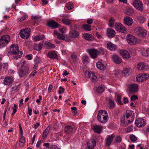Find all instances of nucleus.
<instances>
[{
	"instance_id": "f257e3e1",
	"label": "nucleus",
	"mask_w": 149,
	"mask_h": 149,
	"mask_svg": "<svg viewBox=\"0 0 149 149\" xmlns=\"http://www.w3.org/2000/svg\"><path fill=\"white\" fill-rule=\"evenodd\" d=\"M26 61L24 60L20 61L17 64V67L20 68L18 71V74L20 77H25L30 72L29 66L26 65Z\"/></svg>"
},
{
	"instance_id": "f03ea898",
	"label": "nucleus",
	"mask_w": 149,
	"mask_h": 149,
	"mask_svg": "<svg viewBox=\"0 0 149 149\" xmlns=\"http://www.w3.org/2000/svg\"><path fill=\"white\" fill-rule=\"evenodd\" d=\"M19 47L17 45H12L10 47V54L15 55L14 58L17 59L20 58L22 55V52L19 49Z\"/></svg>"
},
{
	"instance_id": "7ed1b4c3",
	"label": "nucleus",
	"mask_w": 149,
	"mask_h": 149,
	"mask_svg": "<svg viewBox=\"0 0 149 149\" xmlns=\"http://www.w3.org/2000/svg\"><path fill=\"white\" fill-rule=\"evenodd\" d=\"M97 118L98 121L100 123H105L109 119L107 112L104 110L99 111Z\"/></svg>"
},
{
	"instance_id": "20e7f679",
	"label": "nucleus",
	"mask_w": 149,
	"mask_h": 149,
	"mask_svg": "<svg viewBox=\"0 0 149 149\" xmlns=\"http://www.w3.org/2000/svg\"><path fill=\"white\" fill-rule=\"evenodd\" d=\"M10 41V36L7 35L2 36L0 39V48L6 45Z\"/></svg>"
},
{
	"instance_id": "39448f33",
	"label": "nucleus",
	"mask_w": 149,
	"mask_h": 149,
	"mask_svg": "<svg viewBox=\"0 0 149 149\" xmlns=\"http://www.w3.org/2000/svg\"><path fill=\"white\" fill-rule=\"evenodd\" d=\"M31 30L30 28H26L25 29H22L19 33L21 37L24 39L29 38Z\"/></svg>"
},
{
	"instance_id": "423d86ee",
	"label": "nucleus",
	"mask_w": 149,
	"mask_h": 149,
	"mask_svg": "<svg viewBox=\"0 0 149 149\" xmlns=\"http://www.w3.org/2000/svg\"><path fill=\"white\" fill-rule=\"evenodd\" d=\"M127 40V42L132 45L136 44L138 42L136 38L134 36L129 34L126 37Z\"/></svg>"
},
{
	"instance_id": "0eeeda50",
	"label": "nucleus",
	"mask_w": 149,
	"mask_h": 149,
	"mask_svg": "<svg viewBox=\"0 0 149 149\" xmlns=\"http://www.w3.org/2000/svg\"><path fill=\"white\" fill-rule=\"evenodd\" d=\"M136 33L138 36L142 38L145 37L147 34V31L142 27L138 28Z\"/></svg>"
},
{
	"instance_id": "6e6552de",
	"label": "nucleus",
	"mask_w": 149,
	"mask_h": 149,
	"mask_svg": "<svg viewBox=\"0 0 149 149\" xmlns=\"http://www.w3.org/2000/svg\"><path fill=\"white\" fill-rule=\"evenodd\" d=\"M127 118H129V121H133L135 117V114L134 112L132 111L128 110L125 113L124 115Z\"/></svg>"
},
{
	"instance_id": "1a4fd4ad",
	"label": "nucleus",
	"mask_w": 149,
	"mask_h": 149,
	"mask_svg": "<svg viewBox=\"0 0 149 149\" xmlns=\"http://www.w3.org/2000/svg\"><path fill=\"white\" fill-rule=\"evenodd\" d=\"M133 6L137 9L142 11L143 10V5L142 2L139 0H135L133 2Z\"/></svg>"
},
{
	"instance_id": "9d476101",
	"label": "nucleus",
	"mask_w": 149,
	"mask_h": 149,
	"mask_svg": "<svg viewBox=\"0 0 149 149\" xmlns=\"http://www.w3.org/2000/svg\"><path fill=\"white\" fill-rule=\"evenodd\" d=\"M115 28L116 30L118 31L123 33L126 32V29L119 23H116L115 24Z\"/></svg>"
},
{
	"instance_id": "9b49d317",
	"label": "nucleus",
	"mask_w": 149,
	"mask_h": 149,
	"mask_svg": "<svg viewBox=\"0 0 149 149\" xmlns=\"http://www.w3.org/2000/svg\"><path fill=\"white\" fill-rule=\"evenodd\" d=\"M138 90V86L137 84H130L128 87V91L129 93H135Z\"/></svg>"
},
{
	"instance_id": "f8f14e48",
	"label": "nucleus",
	"mask_w": 149,
	"mask_h": 149,
	"mask_svg": "<svg viewBox=\"0 0 149 149\" xmlns=\"http://www.w3.org/2000/svg\"><path fill=\"white\" fill-rule=\"evenodd\" d=\"M87 149H94L96 146L95 141L93 139H91L87 142Z\"/></svg>"
},
{
	"instance_id": "ddd939ff",
	"label": "nucleus",
	"mask_w": 149,
	"mask_h": 149,
	"mask_svg": "<svg viewBox=\"0 0 149 149\" xmlns=\"http://www.w3.org/2000/svg\"><path fill=\"white\" fill-rule=\"evenodd\" d=\"M87 52L92 58L94 59L97 57L98 54V51L97 49H90L88 50Z\"/></svg>"
},
{
	"instance_id": "4468645a",
	"label": "nucleus",
	"mask_w": 149,
	"mask_h": 149,
	"mask_svg": "<svg viewBox=\"0 0 149 149\" xmlns=\"http://www.w3.org/2000/svg\"><path fill=\"white\" fill-rule=\"evenodd\" d=\"M136 126L139 127H144L146 125L144 119L142 118H138L136 120L135 122Z\"/></svg>"
},
{
	"instance_id": "2eb2a0df",
	"label": "nucleus",
	"mask_w": 149,
	"mask_h": 149,
	"mask_svg": "<svg viewBox=\"0 0 149 149\" xmlns=\"http://www.w3.org/2000/svg\"><path fill=\"white\" fill-rule=\"evenodd\" d=\"M79 35L78 32L75 30H72L69 33V36L67 38L68 41L70 40L71 38H77Z\"/></svg>"
},
{
	"instance_id": "dca6fc26",
	"label": "nucleus",
	"mask_w": 149,
	"mask_h": 149,
	"mask_svg": "<svg viewBox=\"0 0 149 149\" xmlns=\"http://www.w3.org/2000/svg\"><path fill=\"white\" fill-rule=\"evenodd\" d=\"M75 131V129L71 126H66L64 127L65 132L67 134H70L74 132Z\"/></svg>"
},
{
	"instance_id": "f3484780",
	"label": "nucleus",
	"mask_w": 149,
	"mask_h": 149,
	"mask_svg": "<svg viewBox=\"0 0 149 149\" xmlns=\"http://www.w3.org/2000/svg\"><path fill=\"white\" fill-rule=\"evenodd\" d=\"M115 136L114 134L108 135L107 138L105 139L106 145L107 146H109L112 141L113 138Z\"/></svg>"
},
{
	"instance_id": "a211bd4d",
	"label": "nucleus",
	"mask_w": 149,
	"mask_h": 149,
	"mask_svg": "<svg viewBox=\"0 0 149 149\" xmlns=\"http://www.w3.org/2000/svg\"><path fill=\"white\" fill-rule=\"evenodd\" d=\"M147 77L143 74H139L136 78V80L137 82H143L147 79Z\"/></svg>"
},
{
	"instance_id": "6ab92c4d",
	"label": "nucleus",
	"mask_w": 149,
	"mask_h": 149,
	"mask_svg": "<svg viewBox=\"0 0 149 149\" xmlns=\"http://www.w3.org/2000/svg\"><path fill=\"white\" fill-rule=\"evenodd\" d=\"M59 25L60 24L54 20L49 21L47 22V26L52 28H57Z\"/></svg>"
},
{
	"instance_id": "aec40b11",
	"label": "nucleus",
	"mask_w": 149,
	"mask_h": 149,
	"mask_svg": "<svg viewBox=\"0 0 149 149\" xmlns=\"http://www.w3.org/2000/svg\"><path fill=\"white\" fill-rule=\"evenodd\" d=\"M119 53L123 58L126 59H128L131 57L130 53L127 50H120Z\"/></svg>"
},
{
	"instance_id": "412c9836",
	"label": "nucleus",
	"mask_w": 149,
	"mask_h": 149,
	"mask_svg": "<svg viewBox=\"0 0 149 149\" xmlns=\"http://www.w3.org/2000/svg\"><path fill=\"white\" fill-rule=\"evenodd\" d=\"M129 118H127V117L125 116V115H124L120 119L121 123L124 125L125 126H127L131 123L133 121H129Z\"/></svg>"
},
{
	"instance_id": "4be33fe9",
	"label": "nucleus",
	"mask_w": 149,
	"mask_h": 149,
	"mask_svg": "<svg viewBox=\"0 0 149 149\" xmlns=\"http://www.w3.org/2000/svg\"><path fill=\"white\" fill-rule=\"evenodd\" d=\"M54 36H56L57 38L59 40H65L66 41H67V39H65L66 38H67V36H65V35L63 34H60L57 32L56 31H54Z\"/></svg>"
},
{
	"instance_id": "5701e85b",
	"label": "nucleus",
	"mask_w": 149,
	"mask_h": 149,
	"mask_svg": "<svg viewBox=\"0 0 149 149\" xmlns=\"http://www.w3.org/2000/svg\"><path fill=\"white\" fill-rule=\"evenodd\" d=\"M107 35L109 38H112L115 36L116 33L113 29L108 28L107 30Z\"/></svg>"
},
{
	"instance_id": "b1692460",
	"label": "nucleus",
	"mask_w": 149,
	"mask_h": 149,
	"mask_svg": "<svg viewBox=\"0 0 149 149\" xmlns=\"http://www.w3.org/2000/svg\"><path fill=\"white\" fill-rule=\"evenodd\" d=\"M13 81V79L11 77H5L4 79V84L6 85H9Z\"/></svg>"
},
{
	"instance_id": "393cba45",
	"label": "nucleus",
	"mask_w": 149,
	"mask_h": 149,
	"mask_svg": "<svg viewBox=\"0 0 149 149\" xmlns=\"http://www.w3.org/2000/svg\"><path fill=\"white\" fill-rule=\"evenodd\" d=\"M112 58L114 62L116 64H119L122 62L121 58L117 55H113Z\"/></svg>"
},
{
	"instance_id": "a878e982",
	"label": "nucleus",
	"mask_w": 149,
	"mask_h": 149,
	"mask_svg": "<svg viewBox=\"0 0 149 149\" xmlns=\"http://www.w3.org/2000/svg\"><path fill=\"white\" fill-rule=\"evenodd\" d=\"M102 128V126L95 125L93 126V130L95 132L100 134L101 133Z\"/></svg>"
},
{
	"instance_id": "bb28decb",
	"label": "nucleus",
	"mask_w": 149,
	"mask_h": 149,
	"mask_svg": "<svg viewBox=\"0 0 149 149\" xmlns=\"http://www.w3.org/2000/svg\"><path fill=\"white\" fill-rule=\"evenodd\" d=\"M132 19L130 17H125L124 19V23L128 26L131 25L132 24Z\"/></svg>"
},
{
	"instance_id": "cd10ccee",
	"label": "nucleus",
	"mask_w": 149,
	"mask_h": 149,
	"mask_svg": "<svg viewBox=\"0 0 149 149\" xmlns=\"http://www.w3.org/2000/svg\"><path fill=\"white\" fill-rule=\"evenodd\" d=\"M107 47L109 49L112 51L116 50L117 49V47L116 45L110 42L107 43Z\"/></svg>"
},
{
	"instance_id": "c85d7f7f",
	"label": "nucleus",
	"mask_w": 149,
	"mask_h": 149,
	"mask_svg": "<svg viewBox=\"0 0 149 149\" xmlns=\"http://www.w3.org/2000/svg\"><path fill=\"white\" fill-rule=\"evenodd\" d=\"M107 104L110 109H114L115 106L114 102L111 98L109 99V102L107 103Z\"/></svg>"
},
{
	"instance_id": "c756f323",
	"label": "nucleus",
	"mask_w": 149,
	"mask_h": 149,
	"mask_svg": "<svg viewBox=\"0 0 149 149\" xmlns=\"http://www.w3.org/2000/svg\"><path fill=\"white\" fill-rule=\"evenodd\" d=\"M48 56L52 59H56L58 57V56L54 51L50 52L48 54Z\"/></svg>"
},
{
	"instance_id": "7c9ffc66",
	"label": "nucleus",
	"mask_w": 149,
	"mask_h": 149,
	"mask_svg": "<svg viewBox=\"0 0 149 149\" xmlns=\"http://www.w3.org/2000/svg\"><path fill=\"white\" fill-rule=\"evenodd\" d=\"M83 37L86 40L88 41L93 40H94V37L88 33H85L83 35Z\"/></svg>"
},
{
	"instance_id": "2f4dec72",
	"label": "nucleus",
	"mask_w": 149,
	"mask_h": 149,
	"mask_svg": "<svg viewBox=\"0 0 149 149\" xmlns=\"http://www.w3.org/2000/svg\"><path fill=\"white\" fill-rule=\"evenodd\" d=\"M97 68L101 70H104L106 69L105 66L101 62H98L96 64Z\"/></svg>"
},
{
	"instance_id": "473e14b6",
	"label": "nucleus",
	"mask_w": 149,
	"mask_h": 149,
	"mask_svg": "<svg viewBox=\"0 0 149 149\" xmlns=\"http://www.w3.org/2000/svg\"><path fill=\"white\" fill-rule=\"evenodd\" d=\"M45 47L47 49H50L54 48L55 47V45L49 42H47L44 44Z\"/></svg>"
},
{
	"instance_id": "72a5a7b5",
	"label": "nucleus",
	"mask_w": 149,
	"mask_h": 149,
	"mask_svg": "<svg viewBox=\"0 0 149 149\" xmlns=\"http://www.w3.org/2000/svg\"><path fill=\"white\" fill-rule=\"evenodd\" d=\"M137 68L139 70H143L146 68V65L145 63L140 62L138 63L137 65Z\"/></svg>"
},
{
	"instance_id": "f704fd0d",
	"label": "nucleus",
	"mask_w": 149,
	"mask_h": 149,
	"mask_svg": "<svg viewBox=\"0 0 149 149\" xmlns=\"http://www.w3.org/2000/svg\"><path fill=\"white\" fill-rule=\"evenodd\" d=\"M105 87L104 85H101L99 86L97 88L96 91L98 93H100L104 92Z\"/></svg>"
},
{
	"instance_id": "c9c22d12",
	"label": "nucleus",
	"mask_w": 149,
	"mask_h": 149,
	"mask_svg": "<svg viewBox=\"0 0 149 149\" xmlns=\"http://www.w3.org/2000/svg\"><path fill=\"white\" fill-rule=\"evenodd\" d=\"M50 130V127L48 126L44 131L42 137V139H44L46 137L47 135L49 133V132Z\"/></svg>"
},
{
	"instance_id": "e433bc0d",
	"label": "nucleus",
	"mask_w": 149,
	"mask_h": 149,
	"mask_svg": "<svg viewBox=\"0 0 149 149\" xmlns=\"http://www.w3.org/2000/svg\"><path fill=\"white\" fill-rule=\"evenodd\" d=\"M62 22L64 24L68 25L71 24L72 20L69 19L65 18L63 19Z\"/></svg>"
},
{
	"instance_id": "4c0bfd02",
	"label": "nucleus",
	"mask_w": 149,
	"mask_h": 149,
	"mask_svg": "<svg viewBox=\"0 0 149 149\" xmlns=\"http://www.w3.org/2000/svg\"><path fill=\"white\" fill-rule=\"evenodd\" d=\"M89 77L93 82H95L96 81L97 77L95 75L94 73L91 72L89 74Z\"/></svg>"
},
{
	"instance_id": "58836bf2",
	"label": "nucleus",
	"mask_w": 149,
	"mask_h": 149,
	"mask_svg": "<svg viewBox=\"0 0 149 149\" xmlns=\"http://www.w3.org/2000/svg\"><path fill=\"white\" fill-rule=\"evenodd\" d=\"M45 36L44 35H40L35 37L33 39L35 41H37L39 40H42L44 39Z\"/></svg>"
},
{
	"instance_id": "ea45409f",
	"label": "nucleus",
	"mask_w": 149,
	"mask_h": 149,
	"mask_svg": "<svg viewBox=\"0 0 149 149\" xmlns=\"http://www.w3.org/2000/svg\"><path fill=\"white\" fill-rule=\"evenodd\" d=\"M134 11L133 10L129 8H127L125 11V14L129 15H132Z\"/></svg>"
},
{
	"instance_id": "a19ab883",
	"label": "nucleus",
	"mask_w": 149,
	"mask_h": 149,
	"mask_svg": "<svg viewBox=\"0 0 149 149\" xmlns=\"http://www.w3.org/2000/svg\"><path fill=\"white\" fill-rule=\"evenodd\" d=\"M115 22V19L113 17H111L109 20V26L110 27H112L114 25Z\"/></svg>"
},
{
	"instance_id": "79ce46f5",
	"label": "nucleus",
	"mask_w": 149,
	"mask_h": 149,
	"mask_svg": "<svg viewBox=\"0 0 149 149\" xmlns=\"http://www.w3.org/2000/svg\"><path fill=\"white\" fill-rule=\"evenodd\" d=\"M43 45V44L41 43L36 44L34 46V48L36 50L40 51L42 49Z\"/></svg>"
},
{
	"instance_id": "37998d69",
	"label": "nucleus",
	"mask_w": 149,
	"mask_h": 149,
	"mask_svg": "<svg viewBox=\"0 0 149 149\" xmlns=\"http://www.w3.org/2000/svg\"><path fill=\"white\" fill-rule=\"evenodd\" d=\"M25 138L24 136H22L19 140V144L20 146H24L25 143Z\"/></svg>"
},
{
	"instance_id": "c03bdc74",
	"label": "nucleus",
	"mask_w": 149,
	"mask_h": 149,
	"mask_svg": "<svg viewBox=\"0 0 149 149\" xmlns=\"http://www.w3.org/2000/svg\"><path fill=\"white\" fill-rule=\"evenodd\" d=\"M65 6L69 10L72 9L74 7L73 3L72 2L66 3Z\"/></svg>"
},
{
	"instance_id": "a18cd8bd",
	"label": "nucleus",
	"mask_w": 149,
	"mask_h": 149,
	"mask_svg": "<svg viewBox=\"0 0 149 149\" xmlns=\"http://www.w3.org/2000/svg\"><path fill=\"white\" fill-rule=\"evenodd\" d=\"M130 70L128 68H126L122 71V73L123 75L124 76H128L130 73Z\"/></svg>"
},
{
	"instance_id": "49530a36",
	"label": "nucleus",
	"mask_w": 149,
	"mask_h": 149,
	"mask_svg": "<svg viewBox=\"0 0 149 149\" xmlns=\"http://www.w3.org/2000/svg\"><path fill=\"white\" fill-rule=\"evenodd\" d=\"M28 18L27 16L26 15H24L21 18H19L17 19V21L19 22H22Z\"/></svg>"
},
{
	"instance_id": "de8ad7c7",
	"label": "nucleus",
	"mask_w": 149,
	"mask_h": 149,
	"mask_svg": "<svg viewBox=\"0 0 149 149\" xmlns=\"http://www.w3.org/2000/svg\"><path fill=\"white\" fill-rule=\"evenodd\" d=\"M83 27L86 31H90L91 30V26L88 24L83 25Z\"/></svg>"
},
{
	"instance_id": "09e8293b",
	"label": "nucleus",
	"mask_w": 149,
	"mask_h": 149,
	"mask_svg": "<svg viewBox=\"0 0 149 149\" xmlns=\"http://www.w3.org/2000/svg\"><path fill=\"white\" fill-rule=\"evenodd\" d=\"M137 19L139 22L141 23H143L145 20V18L142 16H139L138 17Z\"/></svg>"
},
{
	"instance_id": "8fccbe9b",
	"label": "nucleus",
	"mask_w": 149,
	"mask_h": 149,
	"mask_svg": "<svg viewBox=\"0 0 149 149\" xmlns=\"http://www.w3.org/2000/svg\"><path fill=\"white\" fill-rule=\"evenodd\" d=\"M142 54L145 56H149V49H147L145 51L142 52Z\"/></svg>"
},
{
	"instance_id": "3c124183",
	"label": "nucleus",
	"mask_w": 149,
	"mask_h": 149,
	"mask_svg": "<svg viewBox=\"0 0 149 149\" xmlns=\"http://www.w3.org/2000/svg\"><path fill=\"white\" fill-rule=\"evenodd\" d=\"M72 111V113L74 116H76L78 114V111H77L76 108L75 107H73L71 108Z\"/></svg>"
},
{
	"instance_id": "603ef678",
	"label": "nucleus",
	"mask_w": 149,
	"mask_h": 149,
	"mask_svg": "<svg viewBox=\"0 0 149 149\" xmlns=\"http://www.w3.org/2000/svg\"><path fill=\"white\" fill-rule=\"evenodd\" d=\"M121 97L120 95H118L117 97V100L118 103L119 104L122 105L123 104L121 101Z\"/></svg>"
},
{
	"instance_id": "864d4df0",
	"label": "nucleus",
	"mask_w": 149,
	"mask_h": 149,
	"mask_svg": "<svg viewBox=\"0 0 149 149\" xmlns=\"http://www.w3.org/2000/svg\"><path fill=\"white\" fill-rule=\"evenodd\" d=\"M131 141L132 142H135L137 140V137L133 134L131 135L130 136Z\"/></svg>"
},
{
	"instance_id": "5fc2aeb1",
	"label": "nucleus",
	"mask_w": 149,
	"mask_h": 149,
	"mask_svg": "<svg viewBox=\"0 0 149 149\" xmlns=\"http://www.w3.org/2000/svg\"><path fill=\"white\" fill-rule=\"evenodd\" d=\"M115 140L116 143H119L122 141V139L120 136H118L115 138Z\"/></svg>"
},
{
	"instance_id": "6e6d98bb",
	"label": "nucleus",
	"mask_w": 149,
	"mask_h": 149,
	"mask_svg": "<svg viewBox=\"0 0 149 149\" xmlns=\"http://www.w3.org/2000/svg\"><path fill=\"white\" fill-rule=\"evenodd\" d=\"M8 65L6 63H0V71L2 68H5L7 67Z\"/></svg>"
},
{
	"instance_id": "4d7b16f0",
	"label": "nucleus",
	"mask_w": 149,
	"mask_h": 149,
	"mask_svg": "<svg viewBox=\"0 0 149 149\" xmlns=\"http://www.w3.org/2000/svg\"><path fill=\"white\" fill-rule=\"evenodd\" d=\"M43 146L45 147L43 149H50L51 146L49 143H45L43 144Z\"/></svg>"
},
{
	"instance_id": "13d9d810",
	"label": "nucleus",
	"mask_w": 149,
	"mask_h": 149,
	"mask_svg": "<svg viewBox=\"0 0 149 149\" xmlns=\"http://www.w3.org/2000/svg\"><path fill=\"white\" fill-rule=\"evenodd\" d=\"M104 49L102 47H100L98 49V54L103 55L104 54Z\"/></svg>"
},
{
	"instance_id": "bf43d9fd",
	"label": "nucleus",
	"mask_w": 149,
	"mask_h": 149,
	"mask_svg": "<svg viewBox=\"0 0 149 149\" xmlns=\"http://www.w3.org/2000/svg\"><path fill=\"white\" fill-rule=\"evenodd\" d=\"M88 61V58L87 56H85L84 57L82 62L84 64H86Z\"/></svg>"
},
{
	"instance_id": "052dcab7",
	"label": "nucleus",
	"mask_w": 149,
	"mask_h": 149,
	"mask_svg": "<svg viewBox=\"0 0 149 149\" xmlns=\"http://www.w3.org/2000/svg\"><path fill=\"white\" fill-rule=\"evenodd\" d=\"M131 100L132 101H135L136 100H138V97L137 95H132L130 97Z\"/></svg>"
},
{
	"instance_id": "680f3d73",
	"label": "nucleus",
	"mask_w": 149,
	"mask_h": 149,
	"mask_svg": "<svg viewBox=\"0 0 149 149\" xmlns=\"http://www.w3.org/2000/svg\"><path fill=\"white\" fill-rule=\"evenodd\" d=\"M41 18V16L38 15L36 16L32 15L31 17V19L33 20L38 19Z\"/></svg>"
},
{
	"instance_id": "e2e57ef3",
	"label": "nucleus",
	"mask_w": 149,
	"mask_h": 149,
	"mask_svg": "<svg viewBox=\"0 0 149 149\" xmlns=\"http://www.w3.org/2000/svg\"><path fill=\"white\" fill-rule=\"evenodd\" d=\"M132 126H130L128 127L126 129L125 131L127 132H129L132 131Z\"/></svg>"
},
{
	"instance_id": "0e129e2a",
	"label": "nucleus",
	"mask_w": 149,
	"mask_h": 149,
	"mask_svg": "<svg viewBox=\"0 0 149 149\" xmlns=\"http://www.w3.org/2000/svg\"><path fill=\"white\" fill-rule=\"evenodd\" d=\"M59 90L58 92L59 94H61L62 93H63L65 91L64 89L61 86H60L59 88Z\"/></svg>"
},
{
	"instance_id": "69168bd1",
	"label": "nucleus",
	"mask_w": 149,
	"mask_h": 149,
	"mask_svg": "<svg viewBox=\"0 0 149 149\" xmlns=\"http://www.w3.org/2000/svg\"><path fill=\"white\" fill-rule=\"evenodd\" d=\"M71 57L74 62H75L76 61V59L77 58L76 55L75 54H73L71 55Z\"/></svg>"
},
{
	"instance_id": "338daca9",
	"label": "nucleus",
	"mask_w": 149,
	"mask_h": 149,
	"mask_svg": "<svg viewBox=\"0 0 149 149\" xmlns=\"http://www.w3.org/2000/svg\"><path fill=\"white\" fill-rule=\"evenodd\" d=\"M85 75L87 77H89V74L91 73L90 72H89L87 70H86L85 72V73H84Z\"/></svg>"
},
{
	"instance_id": "774afa93",
	"label": "nucleus",
	"mask_w": 149,
	"mask_h": 149,
	"mask_svg": "<svg viewBox=\"0 0 149 149\" xmlns=\"http://www.w3.org/2000/svg\"><path fill=\"white\" fill-rule=\"evenodd\" d=\"M35 61L36 63L37 64L39 63L40 62V59L39 57H37L35 59Z\"/></svg>"
}]
</instances>
